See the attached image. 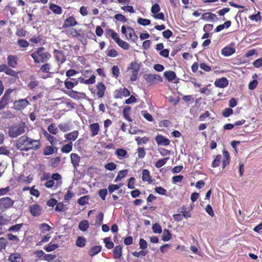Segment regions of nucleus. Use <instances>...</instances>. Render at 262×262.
<instances>
[{"label": "nucleus", "mask_w": 262, "mask_h": 262, "mask_svg": "<svg viewBox=\"0 0 262 262\" xmlns=\"http://www.w3.org/2000/svg\"><path fill=\"white\" fill-rule=\"evenodd\" d=\"M107 193V190L106 189H102L99 191V195L103 200H105Z\"/></svg>", "instance_id": "obj_64"}, {"label": "nucleus", "mask_w": 262, "mask_h": 262, "mask_svg": "<svg viewBox=\"0 0 262 262\" xmlns=\"http://www.w3.org/2000/svg\"><path fill=\"white\" fill-rule=\"evenodd\" d=\"M139 69V64L137 62H132L130 63L128 68V70H130L132 73L130 77L131 81H135L136 80Z\"/></svg>", "instance_id": "obj_5"}, {"label": "nucleus", "mask_w": 262, "mask_h": 262, "mask_svg": "<svg viewBox=\"0 0 262 262\" xmlns=\"http://www.w3.org/2000/svg\"><path fill=\"white\" fill-rule=\"evenodd\" d=\"M79 133L77 130H74L68 134L64 135V138L69 141H75L78 137Z\"/></svg>", "instance_id": "obj_17"}, {"label": "nucleus", "mask_w": 262, "mask_h": 262, "mask_svg": "<svg viewBox=\"0 0 262 262\" xmlns=\"http://www.w3.org/2000/svg\"><path fill=\"white\" fill-rule=\"evenodd\" d=\"M114 18L116 20L120 21L122 23H125L127 21L126 17L121 14H117L114 16Z\"/></svg>", "instance_id": "obj_49"}, {"label": "nucleus", "mask_w": 262, "mask_h": 262, "mask_svg": "<svg viewBox=\"0 0 262 262\" xmlns=\"http://www.w3.org/2000/svg\"><path fill=\"white\" fill-rule=\"evenodd\" d=\"M142 116L148 121H152L153 120L152 116L146 111H141V112Z\"/></svg>", "instance_id": "obj_56"}, {"label": "nucleus", "mask_w": 262, "mask_h": 262, "mask_svg": "<svg viewBox=\"0 0 262 262\" xmlns=\"http://www.w3.org/2000/svg\"><path fill=\"white\" fill-rule=\"evenodd\" d=\"M165 78L169 81H172L176 77L175 73L173 71H165L164 73Z\"/></svg>", "instance_id": "obj_28"}, {"label": "nucleus", "mask_w": 262, "mask_h": 262, "mask_svg": "<svg viewBox=\"0 0 262 262\" xmlns=\"http://www.w3.org/2000/svg\"><path fill=\"white\" fill-rule=\"evenodd\" d=\"M142 179L143 181H147L149 183H151L152 182L151 176H150L149 171L147 169H144L143 170Z\"/></svg>", "instance_id": "obj_22"}, {"label": "nucleus", "mask_w": 262, "mask_h": 262, "mask_svg": "<svg viewBox=\"0 0 262 262\" xmlns=\"http://www.w3.org/2000/svg\"><path fill=\"white\" fill-rule=\"evenodd\" d=\"M258 84V82L256 80H253L249 82L248 84V88L250 90L255 89Z\"/></svg>", "instance_id": "obj_60"}, {"label": "nucleus", "mask_w": 262, "mask_h": 262, "mask_svg": "<svg viewBox=\"0 0 262 262\" xmlns=\"http://www.w3.org/2000/svg\"><path fill=\"white\" fill-rule=\"evenodd\" d=\"M55 148L52 146H47L43 150V155L45 156L52 155L54 151Z\"/></svg>", "instance_id": "obj_34"}, {"label": "nucleus", "mask_w": 262, "mask_h": 262, "mask_svg": "<svg viewBox=\"0 0 262 262\" xmlns=\"http://www.w3.org/2000/svg\"><path fill=\"white\" fill-rule=\"evenodd\" d=\"M89 199V197L88 195H84L80 197L78 200V203L80 205H84L88 203V201Z\"/></svg>", "instance_id": "obj_39"}, {"label": "nucleus", "mask_w": 262, "mask_h": 262, "mask_svg": "<svg viewBox=\"0 0 262 262\" xmlns=\"http://www.w3.org/2000/svg\"><path fill=\"white\" fill-rule=\"evenodd\" d=\"M58 247V245L57 244H49L48 246L45 247L44 249L47 252H51L54 250Z\"/></svg>", "instance_id": "obj_51"}, {"label": "nucleus", "mask_w": 262, "mask_h": 262, "mask_svg": "<svg viewBox=\"0 0 262 262\" xmlns=\"http://www.w3.org/2000/svg\"><path fill=\"white\" fill-rule=\"evenodd\" d=\"M85 242L86 241L84 238L82 237H78L76 242V245L79 247H83L85 246Z\"/></svg>", "instance_id": "obj_45"}, {"label": "nucleus", "mask_w": 262, "mask_h": 262, "mask_svg": "<svg viewBox=\"0 0 262 262\" xmlns=\"http://www.w3.org/2000/svg\"><path fill=\"white\" fill-rule=\"evenodd\" d=\"M31 56L35 63H45L49 59L51 55L45 51L44 48L40 47L37 49L36 51L31 54Z\"/></svg>", "instance_id": "obj_2"}, {"label": "nucleus", "mask_w": 262, "mask_h": 262, "mask_svg": "<svg viewBox=\"0 0 262 262\" xmlns=\"http://www.w3.org/2000/svg\"><path fill=\"white\" fill-rule=\"evenodd\" d=\"M90 128L92 132V136H95L98 134L100 128L98 123H93L90 125Z\"/></svg>", "instance_id": "obj_24"}, {"label": "nucleus", "mask_w": 262, "mask_h": 262, "mask_svg": "<svg viewBox=\"0 0 262 262\" xmlns=\"http://www.w3.org/2000/svg\"><path fill=\"white\" fill-rule=\"evenodd\" d=\"M49 8L52 11H53L55 14H60L62 13L61 8L54 4H50Z\"/></svg>", "instance_id": "obj_27"}, {"label": "nucleus", "mask_w": 262, "mask_h": 262, "mask_svg": "<svg viewBox=\"0 0 262 262\" xmlns=\"http://www.w3.org/2000/svg\"><path fill=\"white\" fill-rule=\"evenodd\" d=\"M233 110L230 108H226L222 112L223 116L228 117L233 114Z\"/></svg>", "instance_id": "obj_55"}, {"label": "nucleus", "mask_w": 262, "mask_h": 262, "mask_svg": "<svg viewBox=\"0 0 262 262\" xmlns=\"http://www.w3.org/2000/svg\"><path fill=\"white\" fill-rule=\"evenodd\" d=\"M155 190L157 193L160 194L167 195V190L165 189L162 188V187H156L155 188Z\"/></svg>", "instance_id": "obj_48"}, {"label": "nucleus", "mask_w": 262, "mask_h": 262, "mask_svg": "<svg viewBox=\"0 0 262 262\" xmlns=\"http://www.w3.org/2000/svg\"><path fill=\"white\" fill-rule=\"evenodd\" d=\"M25 133L24 123L13 125L8 128V135L10 138H15Z\"/></svg>", "instance_id": "obj_3"}, {"label": "nucleus", "mask_w": 262, "mask_h": 262, "mask_svg": "<svg viewBox=\"0 0 262 262\" xmlns=\"http://www.w3.org/2000/svg\"><path fill=\"white\" fill-rule=\"evenodd\" d=\"M168 159L169 158H165L159 160L157 162H156L155 164V166L158 168L161 167L166 164Z\"/></svg>", "instance_id": "obj_38"}, {"label": "nucleus", "mask_w": 262, "mask_h": 262, "mask_svg": "<svg viewBox=\"0 0 262 262\" xmlns=\"http://www.w3.org/2000/svg\"><path fill=\"white\" fill-rule=\"evenodd\" d=\"M72 149V143H70L64 145L61 148L62 152L68 153L71 151Z\"/></svg>", "instance_id": "obj_40"}, {"label": "nucleus", "mask_w": 262, "mask_h": 262, "mask_svg": "<svg viewBox=\"0 0 262 262\" xmlns=\"http://www.w3.org/2000/svg\"><path fill=\"white\" fill-rule=\"evenodd\" d=\"M136 141L137 142L138 145H142L143 144H146L148 141V138L144 137L142 138L138 137L136 138Z\"/></svg>", "instance_id": "obj_42"}, {"label": "nucleus", "mask_w": 262, "mask_h": 262, "mask_svg": "<svg viewBox=\"0 0 262 262\" xmlns=\"http://www.w3.org/2000/svg\"><path fill=\"white\" fill-rule=\"evenodd\" d=\"M17 43L19 47L22 48H27L29 46V43L27 40L23 39H18Z\"/></svg>", "instance_id": "obj_50"}, {"label": "nucleus", "mask_w": 262, "mask_h": 262, "mask_svg": "<svg viewBox=\"0 0 262 262\" xmlns=\"http://www.w3.org/2000/svg\"><path fill=\"white\" fill-rule=\"evenodd\" d=\"M8 259L11 262H23V259L20 254L17 253H12L9 256Z\"/></svg>", "instance_id": "obj_16"}, {"label": "nucleus", "mask_w": 262, "mask_h": 262, "mask_svg": "<svg viewBox=\"0 0 262 262\" xmlns=\"http://www.w3.org/2000/svg\"><path fill=\"white\" fill-rule=\"evenodd\" d=\"M40 147L39 140H34L23 135L16 141V147L20 151H28L31 149L36 150Z\"/></svg>", "instance_id": "obj_1"}, {"label": "nucleus", "mask_w": 262, "mask_h": 262, "mask_svg": "<svg viewBox=\"0 0 262 262\" xmlns=\"http://www.w3.org/2000/svg\"><path fill=\"white\" fill-rule=\"evenodd\" d=\"M130 110V107H127L124 108L123 112L124 118L129 122L133 121L132 119L129 116Z\"/></svg>", "instance_id": "obj_33"}, {"label": "nucleus", "mask_w": 262, "mask_h": 262, "mask_svg": "<svg viewBox=\"0 0 262 262\" xmlns=\"http://www.w3.org/2000/svg\"><path fill=\"white\" fill-rule=\"evenodd\" d=\"M114 258H120L122 254V247L121 246H116L113 250Z\"/></svg>", "instance_id": "obj_18"}, {"label": "nucleus", "mask_w": 262, "mask_h": 262, "mask_svg": "<svg viewBox=\"0 0 262 262\" xmlns=\"http://www.w3.org/2000/svg\"><path fill=\"white\" fill-rule=\"evenodd\" d=\"M8 64L9 67L15 68L17 64L18 58L12 55H9L7 57Z\"/></svg>", "instance_id": "obj_14"}, {"label": "nucleus", "mask_w": 262, "mask_h": 262, "mask_svg": "<svg viewBox=\"0 0 262 262\" xmlns=\"http://www.w3.org/2000/svg\"><path fill=\"white\" fill-rule=\"evenodd\" d=\"M171 238V234L167 229H164L162 234V239L163 241H168Z\"/></svg>", "instance_id": "obj_32"}, {"label": "nucleus", "mask_w": 262, "mask_h": 262, "mask_svg": "<svg viewBox=\"0 0 262 262\" xmlns=\"http://www.w3.org/2000/svg\"><path fill=\"white\" fill-rule=\"evenodd\" d=\"M116 167L117 165L113 162L108 163L104 165L105 169L111 171L115 170L116 168Z\"/></svg>", "instance_id": "obj_53"}, {"label": "nucleus", "mask_w": 262, "mask_h": 262, "mask_svg": "<svg viewBox=\"0 0 262 262\" xmlns=\"http://www.w3.org/2000/svg\"><path fill=\"white\" fill-rule=\"evenodd\" d=\"M235 49L231 47H226L222 50V53L226 56H229L235 52Z\"/></svg>", "instance_id": "obj_21"}, {"label": "nucleus", "mask_w": 262, "mask_h": 262, "mask_svg": "<svg viewBox=\"0 0 262 262\" xmlns=\"http://www.w3.org/2000/svg\"><path fill=\"white\" fill-rule=\"evenodd\" d=\"M71 160L72 164L75 170H77L78 167L79 166V162L81 158L77 154L72 153L70 155Z\"/></svg>", "instance_id": "obj_9"}, {"label": "nucleus", "mask_w": 262, "mask_h": 262, "mask_svg": "<svg viewBox=\"0 0 262 262\" xmlns=\"http://www.w3.org/2000/svg\"><path fill=\"white\" fill-rule=\"evenodd\" d=\"M201 18L203 20H211L212 21H215L218 20V18L215 14L210 13V12H206L203 14L201 16Z\"/></svg>", "instance_id": "obj_12"}, {"label": "nucleus", "mask_w": 262, "mask_h": 262, "mask_svg": "<svg viewBox=\"0 0 262 262\" xmlns=\"http://www.w3.org/2000/svg\"><path fill=\"white\" fill-rule=\"evenodd\" d=\"M103 219V214L102 212H99L98 215L96 216V219L95 220V223L92 224L93 225H100Z\"/></svg>", "instance_id": "obj_30"}, {"label": "nucleus", "mask_w": 262, "mask_h": 262, "mask_svg": "<svg viewBox=\"0 0 262 262\" xmlns=\"http://www.w3.org/2000/svg\"><path fill=\"white\" fill-rule=\"evenodd\" d=\"M89 227V223L87 220H83L79 223L78 228L82 231H86Z\"/></svg>", "instance_id": "obj_29"}, {"label": "nucleus", "mask_w": 262, "mask_h": 262, "mask_svg": "<svg viewBox=\"0 0 262 262\" xmlns=\"http://www.w3.org/2000/svg\"><path fill=\"white\" fill-rule=\"evenodd\" d=\"M119 68L117 66H114L112 67V74L116 78L119 75Z\"/></svg>", "instance_id": "obj_62"}, {"label": "nucleus", "mask_w": 262, "mask_h": 262, "mask_svg": "<svg viewBox=\"0 0 262 262\" xmlns=\"http://www.w3.org/2000/svg\"><path fill=\"white\" fill-rule=\"evenodd\" d=\"M29 102L27 99H21L18 100H15L14 102L13 108L17 111H21L26 107L27 106L29 105Z\"/></svg>", "instance_id": "obj_7"}, {"label": "nucleus", "mask_w": 262, "mask_h": 262, "mask_svg": "<svg viewBox=\"0 0 262 262\" xmlns=\"http://www.w3.org/2000/svg\"><path fill=\"white\" fill-rule=\"evenodd\" d=\"M60 162V158L58 157L52 158L51 160V165L53 167H55Z\"/></svg>", "instance_id": "obj_59"}, {"label": "nucleus", "mask_w": 262, "mask_h": 262, "mask_svg": "<svg viewBox=\"0 0 262 262\" xmlns=\"http://www.w3.org/2000/svg\"><path fill=\"white\" fill-rule=\"evenodd\" d=\"M147 83L150 84L157 83L162 81V77L158 74H146L143 76Z\"/></svg>", "instance_id": "obj_6"}, {"label": "nucleus", "mask_w": 262, "mask_h": 262, "mask_svg": "<svg viewBox=\"0 0 262 262\" xmlns=\"http://www.w3.org/2000/svg\"><path fill=\"white\" fill-rule=\"evenodd\" d=\"M155 140L159 145H168L170 143V140L162 135H158L155 138Z\"/></svg>", "instance_id": "obj_10"}, {"label": "nucleus", "mask_w": 262, "mask_h": 262, "mask_svg": "<svg viewBox=\"0 0 262 262\" xmlns=\"http://www.w3.org/2000/svg\"><path fill=\"white\" fill-rule=\"evenodd\" d=\"M222 156L221 155H217L215 158V159L213 161L212 163V166L213 167H217L219 166L220 163L222 160Z\"/></svg>", "instance_id": "obj_35"}, {"label": "nucleus", "mask_w": 262, "mask_h": 262, "mask_svg": "<svg viewBox=\"0 0 262 262\" xmlns=\"http://www.w3.org/2000/svg\"><path fill=\"white\" fill-rule=\"evenodd\" d=\"M137 22L140 25L144 26H148V25H150V20H149L148 19H146V18H141V17L139 18L138 19Z\"/></svg>", "instance_id": "obj_44"}, {"label": "nucleus", "mask_w": 262, "mask_h": 262, "mask_svg": "<svg viewBox=\"0 0 262 262\" xmlns=\"http://www.w3.org/2000/svg\"><path fill=\"white\" fill-rule=\"evenodd\" d=\"M7 243V239L4 237H0V251L5 249Z\"/></svg>", "instance_id": "obj_54"}, {"label": "nucleus", "mask_w": 262, "mask_h": 262, "mask_svg": "<svg viewBox=\"0 0 262 262\" xmlns=\"http://www.w3.org/2000/svg\"><path fill=\"white\" fill-rule=\"evenodd\" d=\"M23 225V224H16L15 225L11 226L9 228L8 231L10 232H16L20 229V228L22 227Z\"/></svg>", "instance_id": "obj_43"}, {"label": "nucleus", "mask_w": 262, "mask_h": 262, "mask_svg": "<svg viewBox=\"0 0 262 262\" xmlns=\"http://www.w3.org/2000/svg\"><path fill=\"white\" fill-rule=\"evenodd\" d=\"M152 229L155 233H160L162 232V228L158 223H155L152 225Z\"/></svg>", "instance_id": "obj_47"}, {"label": "nucleus", "mask_w": 262, "mask_h": 262, "mask_svg": "<svg viewBox=\"0 0 262 262\" xmlns=\"http://www.w3.org/2000/svg\"><path fill=\"white\" fill-rule=\"evenodd\" d=\"M115 154L117 156L118 158L121 160L126 157L127 152L126 150L123 148H118L116 150Z\"/></svg>", "instance_id": "obj_26"}, {"label": "nucleus", "mask_w": 262, "mask_h": 262, "mask_svg": "<svg viewBox=\"0 0 262 262\" xmlns=\"http://www.w3.org/2000/svg\"><path fill=\"white\" fill-rule=\"evenodd\" d=\"M43 135L46 139L50 142V143L54 145L57 144V140L55 139V137L51 135L49 133L47 132L46 130L43 131Z\"/></svg>", "instance_id": "obj_19"}, {"label": "nucleus", "mask_w": 262, "mask_h": 262, "mask_svg": "<svg viewBox=\"0 0 262 262\" xmlns=\"http://www.w3.org/2000/svg\"><path fill=\"white\" fill-rule=\"evenodd\" d=\"M97 95L98 97L101 98L104 95V92L105 90V86L102 82H100L97 86Z\"/></svg>", "instance_id": "obj_23"}, {"label": "nucleus", "mask_w": 262, "mask_h": 262, "mask_svg": "<svg viewBox=\"0 0 262 262\" xmlns=\"http://www.w3.org/2000/svg\"><path fill=\"white\" fill-rule=\"evenodd\" d=\"M101 250V247L100 246H95L92 247L89 251V255L91 256H94Z\"/></svg>", "instance_id": "obj_25"}, {"label": "nucleus", "mask_w": 262, "mask_h": 262, "mask_svg": "<svg viewBox=\"0 0 262 262\" xmlns=\"http://www.w3.org/2000/svg\"><path fill=\"white\" fill-rule=\"evenodd\" d=\"M30 213L33 216L37 217L40 216L43 211L42 207L37 204L30 205L29 207Z\"/></svg>", "instance_id": "obj_8"}, {"label": "nucleus", "mask_w": 262, "mask_h": 262, "mask_svg": "<svg viewBox=\"0 0 262 262\" xmlns=\"http://www.w3.org/2000/svg\"><path fill=\"white\" fill-rule=\"evenodd\" d=\"M138 157L139 159L143 158L146 154L144 148L143 147H139L137 149Z\"/></svg>", "instance_id": "obj_52"}, {"label": "nucleus", "mask_w": 262, "mask_h": 262, "mask_svg": "<svg viewBox=\"0 0 262 262\" xmlns=\"http://www.w3.org/2000/svg\"><path fill=\"white\" fill-rule=\"evenodd\" d=\"M127 34H126V38L129 40L130 39L133 41L135 42L138 39V36L135 34V31L133 29L127 27Z\"/></svg>", "instance_id": "obj_13"}, {"label": "nucleus", "mask_w": 262, "mask_h": 262, "mask_svg": "<svg viewBox=\"0 0 262 262\" xmlns=\"http://www.w3.org/2000/svg\"><path fill=\"white\" fill-rule=\"evenodd\" d=\"M64 85L68 90H71L74 87L73 83H72L71 80H69V79H66L65 80Z\"/></svg>", "instance_id": "obj_61"}, {"label": "nucleus", "mask_w": 262, "mask_h": 262, "mask_svg": "<svg viewBox=\"0 0 262 262\" xmlns=\"http://www.w3.org/2000/svg\"><path fill=\"white\" fill-rule=\"evenodd\" d=\"M48 130L50 133L53 135H56L58 132V128L55 125L52 123L48 127Z\"/></svg>", "instance_id": "obj_46"}, {"label": "nucleus", "mask_w": 262, "mask_h": 262, "mask_svg": "<svg viewBox=\"0 0 262 262\" xmlns=\"http://www.w3.org/2000/svg\"><path fill=\"white\" fill-rule=\"evenodd\" d=\"M77 21L74 17H69L67 18L64 21L63 27H68L75 26L77 24Z\"/></svg>", "instance_id": "obj_20"}, {"label": "nucleus", "mask_w": 262, "mask_h": 262, "mask_svg": "<svg viewBox=\"0 0 262 262\" xmlns=\"http://www.w3.org/2000/svg\"><path fill=\"white\" fill-rule=\"evenodd\" d=\"M127 173V170H122L119 171L118 175L115 180V182L120 181Z\"/></svg>", "instance_id": "obj_31"}, {"label": "nucleus", "mask_w": 262, "mask_h": 262, "mask_svg": "<svg viewBox=\"0 0 262 262\" xmlns=\"http://www.w3.org/2000/svg\"><path fill=\"white\" fill-rule=\"evenodd\" d=\"M103 242L105 244L106 248L111 249L114 246L113 242L111 241L110 237H106L103 239Z\"/></svg>", "instance_id": "obj_37"}, {"label": "nucleus", "mask_w": 262, "mask_h": 262, "mask_svg": "<svg viewBox=\"0 0 262 262\" xmlns=\"http://www.w3.org/2000/svg\"><path fill=\"white\" fill-rule=\"evenodd\" d=\"M249 18L252 20H255L256 22L260 20L261 16L260 15V12H258L257 14L250 16Z\"/></svg>", "instance_id": "obj_58"}, {"label": "nucleus", "mask_w": 262, "mask_h": 262, "mask_svg": "<svg viewBox=\"0 0 262 262\" xmlns=\"http://www.w3.org/2000/svg\"><path fill=\"white\" fill-rule=\"evenodd\" d=\"M108 32L111 33V36L116 42V43L117 42L118 40L120 39L118 37V34L116 32H114L113 30H108Z\"/></svg>", "instance_id": "obj_57"}, {"label": "nucleus", "mask_w": 262, "mask_h": 262, "mask_svg": "<svg viewBox=\"0 0 262 262\" xmlns=\"http://www.w3.org/2000/svg\"><path fill=\"white\" fill-rule=\"evenodd\" d=\"M215 86L224 88L226 87L228 84V80L225 77H222L221 78L216 79L214 82Z\"/></svg>", "instance_id": "obj_11"}, {"label": "nucleus", "mask_w": 262, "mask_h": 262, "mask_svg": "<svg viewBox=\"0 0 262 262\" xmlns=\"http://www.w3.org/2000/svg\"><path fill=\"white\" fill-rule=\"evenodd\" d=\"M14 201L9 197H3L0 199V212H3L11 207Z\"/></svg>", "instance_id": "obj_4"}, {"label": "nucleus", "mask_w": 262, "mask_h": 262, "mask_svg": "<svg viewBox=\"0 0 262 262\" xmlns=\"http://www.w3.org/2000/svg\"><path fill=\"white\" fill-rule=\"evenodd\" d=\"M160 7L159 5L158 4H154L151 8V12L154 14L159 12L160 11Z\"/></svg>", "instance_id": "obj_63"}, {"label": "nucleus", "mask_w": 262, "mask_h": 262, "mask_svg": "<svg viewBox=\"0 0 262 262\" xmlns=\"http://www.w3.org/2000/svg\"><path fill=\"white\" fill-rule=\"evenodd\" d=\"M117 43L118 45V46L124 50H128L129 49V44L126 41L121 40V39L118 40Z\"/></svg>", "instance_id": "obj_41"}, {"label": "nucleus", "mask_w": 262, "mask_h": 262, "mask_svg": "<svg viewBox=\"0 0 262 262\" xmlns=\"http://www.w3.org/2000/svg\"><path fill=\"white\" fill-rule=\"evenodd\" d=\"M58 127L63 132H67L70 130L69 124L66 123H60Z\"/></svg>", "instance_id": "obj_36"}, {"label": "nucleus", "mask_w": 262, "mask_h": 262, "mask_svg": "<svg viewBox=\"0 0 262 262\" xmlns=\"http://www.w3.org/2000/svg\"><path fill=\"white\" fill-rule=\"evenodd\" d=\"M54 54L57 60L60 61L61 63L66 61V57L62 51L55 50Z\"/></svg>", "instance_id": "obj_15"}]
</instances>
